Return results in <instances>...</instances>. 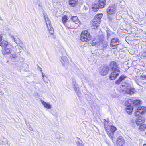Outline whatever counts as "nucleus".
Returning <instances> with one entry per match:
<instances>
[{"label": "nucleus", "instance_id": "32", "mask_svg": "<svg viewBox=\"0 0 146 146\" xmlns=\"http://www.w3.org/2000/svg\"><path fill=\"white\" fill-rule=\"evenodd\" d=\"M107 38L108 39L110 37L112 33V32L110 29H107L106 30Z\"/></svg>", "mask_w": 146, "mask_h": 146}, {"label": "nucleus", "instance_id": "21", "mask_svg": "<svg viewBox=\"0 0 146 146\" xmlns=\"http://www.w3.org/2000/svg\"><path fill=\"white\" fill-rule=\"evenodd\" d=\"M92 8L93 11L94 12L97 11L100 8V6L98 4H94L92 5Z\"/></svg>", "mask_w": 146, "mask_h": 146}, {"label": "nucleus", "instance_id": "5", "mask_svg": "<svg viewBox=\"0 0 146 146\" xmlns=\"http://www.w3.org/2000/svg\"><path fill=\"white\" fill-rule=\"evenodd\" d=\"M120 73V70H116V71H112V72L110 74L109 78L112 80L115 79Z\"/></svg>", "mask_w": 146, "mask_h": 146}, {"label": "nucleus", "instance_id": "24", "mask_svg": "<svg viewBox=\"0 0 146 146\" xmlns=\"http://www.w3.org/2000/svg\"><path fill=\"white\" fill-rule=\"evenodd\" d=\"M132 99H129L126 101L125 103V106L127 107V106H133Z\"/></svg>", "mask_w": 146, "mask_h": 146}, {"label": "nucleus", "instance_id": "42", "mask_svg": "<svg viewBox=\"0 0 146 146\" xmlns=\"http://www.w3.org/2000/svg\"><path fill=\"white\" fill-rule=\"evenodd\" d=\"M140 78L142 80H144L146 79V76L144 75H142Z\"/></svg>", "mask_w": 146, "mask_h": 146}, {"label": "nucleus", "instance_id": "22", "mask_svg": "<svg viewBox=\"0 0 146 146\" xmlns=\"http://www.w3.org/2000/svg\"><path fill=\"white\" fill-rule=\"evenodd\" d=\"M9 45H10L8 44V42L5 40H3L0 43V46L2 47V48L7 47V46Z\"/></svg>", "mask_w": 146, "mask_h": 146}, {"label": "nucleus", "instance_id": "37", "mask_svg": "<svg viewBox=\"0 0 146 146\" xmlns=\"http://www.w3.org/2000/svg\"><path fill=\"white\" fill-rule=\"evenodd\" d=\"M46 22L47 27H50V26L52 25L49 20H47V21H46Z\"/></svg>", "mask_w": 146, "mask_h": 146}, {"label": "nucleus", "instance_id": "9", "mask_svg": "<svg viewBox=\"0 0 146 146\" xmlns=\"http://www.w3.org/2000/svg\"><path fill=\"white\" fill-rule=\"evenodd\" d=\"M109 70L108 66L101 67L100 69L99 73L101 75L105 76L108 73Z\"/></svg>", "mask_w": 146, "mask_h": 146}, {"label": "nucleus", "instance_id": "23", "mask_svg": "<svg viewBox=\"0 0 146 146\" xmlns=\"http://www.w3.org/2000/svg\"><path fill=\"white\" fill-rule=\"evenodd\" d=\"M41 102L45 107L48 109H50L51 108V106L50 104L47 103L43 100H41Z\"/></svg>", "mask_w": 146, "mask_h": 146}, {"label": "nucleus", "instance_id": "8", "mask_svg": "<svg viewBox=\"0 0 146 146\" xmlns=\"http://www.w3.org/2000/svg\"><path fill=\"white\" fill-rule=\"evenodd\" d=\"M116 9V7L115 5H111L109 6L107 9V13L108 15H111L114 14Z\"/></svg>", "mask_w": 146, "mask_h": 146}, {"label": "nucleus", "instance_id": "26", "mask_svg": "<svg viewBox=\"0 0 146 146\" xmlns=\"http://www.w3.org/2000/svg\"><path fill=\"white\" fill-rule=\"evenodd\" d=\"M72 21L74 23V24H77L78 23V19L77 17L76 16H72L71 18Z\"/></svg>", "mask_w": 146, "mask_h": 146}, {"label": "nucleus", "instance_id": "41", "mask_svg": "<svg viewBox=\"0 0 146 146\" xmlns=\"http://www.w3.org/2000/svg\"><path fill=\"white\" fill-rule=\"evenodd\" d=\"M76 143L77 146H84L83 144L78 141H77Z\"/></svg>", "mask_w": 146, "mask_h": 146}, {"label": "nucleus", "instance_id": "2", "mask_svg": "<svg viewBox=\"0 0 146 146\" xmlns=\"http://www.w3.org/2000/svg\"><path fill=\"white\" fill-rule=\"evenodd\" d=\"M103 15L102 14H97L94 17L93 20H92L91 23L92 24L94 27H97L100 25L101 20Z\"/></svg>", "mask_w": 146, "mask_h": 146}, {"label": "nucleus", "instance_id": "51", "mask_svg": "<svg viewBox=\"0 0 146 146\" xmlns=\"http://www.w3.org/2000/svg\"><path fill=\"white\" fill-rule=\"evenodd\" d=\"M143 146H146V144H144L143 145Z\"/></svg>", "mask_w": 146, "mask_h": 146}, {"label": "nucleus", "instance_id": "38", "mask_svg": "<svg viewBox=\"0 0 146 146\" xmlns=\"http://www.w3.org/2000/svg\"><path fill=\"white\" fill-rule=\"evenodd\" d=\"M43 15L44 16V17L45 19V21H47V20H49L48 18V16L47 15V14L45 13H43Z\"/></svg>", "mask_w": 146, "mask_h": 146}, {"label": "nucleus", "instance_id": "47", "mask_svg": "<svg viewBox=\"0 0 146 146\" xmlns=\"http://www.w3.org/2000/svg\"><path fill=\"white\" fill-rule=\"evenodd\" d=\"M135 82L138 85H139V82H138L137 80H135Z\"/></svg>", "mask_w": 146, "mask_h": 146}, {"label": "nucleus", "instance_id": "10", "mask_svg": "<svg viewBox=\"0 0 146 146\" xmlns=\"http://www.w3.org/2000/svg\"><path fill=\"white\" fill-rule=\"evenodd\" d=\"M110 68L112 71H116V70H119V68L117 63L115 61H112L110 64Z\"/></svg>", "mask_w": 146, "mask_h": 146}, {"label": "nucleus", "instance_id": "53", "mask_svg": "<svg viewBox=\"0 0 146 146\" xmlns=\"http://www.w3.org/2000/svg\"><path fill=\"white\" fill-rule=\"evenodd\" d=\"M3 94V93H2L1 94Z\"/></svg>", "mask_w": 146, "mask_h": 146}, {"label": "nucleus", "instance_id": "25", "mask_svg": "<svg viewBox=\"0 0 146 146\" xmlns=\"http://www.w3.org/2000/svg\"><path fill=\"white\" fill-rule=\"evenodd\" d=\"M75 82H73V87L76 93L78 94L80 93V89L75 84Z\"/></svg>", "mask_w": 146, "mask_h": 146}, {"label": "nucleus", "instance_id": "34", "mask_svg": "<svg viewBox=\"0 0 146 146\" xmlns=\"http://www.w3.org/2000/svg\"><path fill=\"white\" fill-rule=\"evenodd\" d=\"M14 42L17 44H19L21 42V40L17 36H15V37L14 38V40H13Z\"/></svg>", "mask_w": 146, "mask_h": 146}, {"label": "nucleus", "instance_id": "14", "mask_svg": "<svg viewBox=\"0 0 146 146\" xmlns=\"http://www.w3.org/2000/svg\"><path fill=\"white\" fill-rule=\"evenodd\" d=\"M136 91L135 89L131 87V86L130 87V88L127 89L125 90V92L127 94L131 95L134 94Z\"/></svg>", "mask_w": 146, "mask_h": 146}, {"label": "nucleus", "instance_id": "55", "mask_svg": "<svg viewBox=\"0 0 146 146\" xmlns=\"http://www.w3.org/2000/svg\"><path fill=\"white\" fill-rule=\"evenodd\" d=\"M3 94V93H2L1 94Z\"/></svg>", "mask_w": 146, "mask_h": 146}, {"label": "nucleus", "instance_id": "44", "mask_svg": "<svg viewBox=\"0 0 146 146\" xmlns=\"http://www.w3.org/2000/svg\"><path fill=\"white\" fill-rule=\"evenodd\" d=\"M142 56L143 57H146V50L142 53Z\"/></svg>", "mask_w": 146, "mask_h": 146}, {"label": "nucleus", "instance_id": "45", "mask_svg": "<svg viewBox=\"0 0 146 146\" xmlns=\"http://www.w3.org/2000/svg\"><path fill=\"white\" fill-rule=\"evenodd\" d=\"M2 35H0V43L2 41Z\"/></svg>", "mask_w": 146, "mask_h": 146}, {"label": "nucleus", "instance_id": "15", "mask_svg": "<svg viewBox=\"0 0 146 146\" xmlns=\"http://www.w3.org/2000/svg\"><path fill=\"white\" fill-rule=\"evenodd\" d=\"M78 3V0H69V5L71 7H75L77 5Z\"/></svg>", "mask_w": 146, "mask_h": 146}, {"label": "nucleus", "instance_id": "17", "mask_svg": "<svg viewBox=\"0 0 146 146\" xmlns=\"http://www.w3.org/2000/svg\"><path fill=\"white\" fill-rule=\"evenodd\" d=\"M101 40L99 38H94L92 42V46L100 45L101 44Z\"/></svg>", "mask_w": 146, "mask_h": 146}, {"label": "nucleus", "instance_id": "33", "mask_svg": "<svg viewBox=\"0 0 146 146\" xmlns=\"http://www.w3.org/2000/svg\"><path fill=\"white\" fill-rule=\"evenodd\" d=\"M140 126L139 128V129L142 131H143L145 130L146 128V125L143 124L140 125Z\"/></svg>", "mask_w": 146, "mask_h": 146}, {"label": "nucleus", "instance_id": "7", "mask_svg": "<svg viewBox=\"0 0 146 146\" xmlns=\"http://www.w3.org/2000/svg\"><path fill=\"white\" fill-rule=\"evenodd\" d=\"M115 129V130H112L109 131H108L107 133L109 137L112 140L113 142L114 141H115L116 138H117V136L115 133V131L117 130Z\"/></svg>", "mask_w": 146, "mask_h": 146}, {"label": "nucleus", "instance_id": "18", "mask_svg": "<svg viewBox=\"0 0 146 146\" xmlns=\"http://www.w3.org/2000/svg\"><path fill=\"white\" fill-rule=\"evenodd\" d=\"M75 24L72 21L68 22L65 26L67 28L74 29L75 28Z\"/></svg>", "mask_w": 146, "mask_h": 146}, {"label": "nucleus", "instance_id": "35", "mask_svg": "<svg viewBox=\"0 0 146 146\" xmlns=\"http://www.w3.org/2000/svg\"><path fill=\"white\" fill-rule=\"evenodd\" d=\"M136 120L134 119H131V120L130 124L132 125L133 127H135V126Z\"/></svg>", "mask_w": 146, "mask_h": 146}, {"label": "nucleus", "instance_id": "30", "mask_svg": "<svg viewBox=\"0 0 146 146\" xmlns=\"http://www.w3.org/2000/svg\"><path fill=\"white\" fill-rule=\"evenodd\" d=\"M61 60H60V61L63 64H64L63 62L65 63H66L68 62V59L65 56H61Z\"/></svg>", "mask_w": 146, "mask_h": 146}, {"label": "nucleus", "instance_id": "46", "mask_svg": "<svg viewBox=\"0 0 146 146\" xmlns=\"http://www.w3.org/2000/svg\"><path fill=\"white\" fill-rule=\"evenodd\" d=\"M10 36L13 38V40H14V38L15 37V36H14L13 35L10 34L9 35Z\"/></svg>", "mask_w": 146, "mask_h": 146}, {"label": "nucleus", "instance_id": "54", "mask_svg": "<svg viewBox=\"0 0 146 146\" xmlns=\"http://www.w3.org/2000/svg\"><path fill=\"white\" fill-rule=\"evenodd\" d=\"M3 94V93H2L1 94Z\"/></svg>", "mask_w": 146, "mask_h": 146}, {"label": "nucleus", "instance_id": "20", "mask_svg": "<svg viewBox=\"0 0 146 146\" xmlns=\"http://www.w3.org/2000/svg\"><path fill=\"white\" fill-rule=\"evenodd\" d=\"M98 4L100 6V8H102L106 5V0H99Z\"/></svg>", "mask_w": 146, "mask_h": 146}, {"label": "nucleus", "instance_id": "39", "mask_svg": "<svg viewBox=\"0 0 146 146\" xmlns=\"http://www.w3.org/2000/svg\"><path fill=\"white\" fill-rule=\"evenodd\" d=\"M17 55L16 54H13L12 56H11V58L15 61V60L14 59L16 58L17 57Z\"/></svg>", "mask_w": 146, "mask_h": 146}, {"label": "nucleus", "instance_id": "28", "mask_svg": "<svg viewBox=\"0 0 146 146\" xmlns=\"http://www.w3.org/2000/svg\"><path fill=\"white\" fill-rule=\"evenodd\" d=\"M133 108V106H127L126 108V111L128 114H130L132 113Z\"/></svg>", "mask_w": 146, "mask_h": 146}, {"label": "nucleus", "instance_id": "27", "mask_svg": "<svg viewBox=\"0 0 146 146\" xmlns=\"http://www.w3.org/2000/svg\"><path fill=\"white\" fill-rule=\"evenodd\" d=\"M132 100H133L132 101L133 106H137L139 105L141 102V101L138 100H133V99H132Z\"/></svg>", "mask_w": 146, "mask_h": 146}, {"label": "nucleus", "instance_id": "6", "mask_svg": "<svg viewBox=\"0 0 146 146\" xmlns=\"http://www.w3.org/2000/svg\"><path fill=\"white\" fill-rule=\"evenodd\" d=\"M119 40L117 38H112L110 42V46L113 47V48L115 49L116 46L119 44Z\"/></svg>", "mask_w": 146, "mask_h": 146}, {"label": "nucleus", "instance_id": "48", "mask_svg": "<svg viewBox=\"0 0 146 146\" xmlns=\"http://www.w3.org/2000/svg\"><path fill=\"white\" fill-rule=\"evenodd\" d=\"M42 77H43V79L44 80L43 78H44V77L45 76H46L45 75H43V74L42 72Z\"/></svg>", "mask_w": 146, "mask_h": 146}, {"label": "nucleus", "instance_id": "50", "mask_svg": "<svg viewBox=\"0 0 146 146\" xmlns=\"http://www.w3.org/2000/svg\"><path fill=\"white\" fill-rule=\"evenodd\" d=\"M91 52L93 54H95V52H93V51H91Z\"/></svg>", "mask_w": 146, "mask_h": 146}, {"label": "nucleus", "instance_id": "12", "mask_svg": "<svg viewBox=\"0 0 146 146\" xmlns=\"http://www.w3.org/2000/svg\"><path fill=\"white\" fill-rule=\"evenodd\" d=\"M10 46V45H9L3 48L2 50V52L3 55L9 54L11 53Z\"/></svg>", "mask_w": 146, "mask_h": 146}, {"label": "nucleus", "instance_id": "43", "mask_svg": "<svg viewBox=\"0 0 146 146\" xmlns=\"http://www.w3.org/2000/svg\"><path fill=\"white\" fill-rule=\"evenodd\" d=\"M108 21L109 22H111L112 21V18L111 17L109 16L108 15Z\"/></svg>", "mask_w": 146, "mask_h": 146}, {"label": "nucleus", "instance_id": "3", "mask_svg": "<svg viewBox=\"0 0 146 146\" xmlns=\"http://www.w3.org/2000/svg\"><path fill=\"white\" fill-rule=\"evenodd\" d=\"M146 112V108L143 107H139L135 112V115L136 117L140 116Z\"/></svg>", "mask_w": 146, "mask_h": 146}, {"label": "nucleus", "instance_id": "29", "mask_svg": "<svg viewBox=\"0 0 146 146\" xmlns=\"http://www.w3.org/2000/svg\"><path fill=\"white\" fill-rule=\"evenodd\" d=\"M100 43L101 44L100 45L104 48H106L108 45L107 43L104 40H101Z\"/></svg>", "mask_w": 146, "mask_h": 146}, {"label": "nucleus", "instance_id": "36", "mask_svg": "<svg viewBox=\"0 0 146 146\" xmlns=\"http://www.w3.org/2000/svg\"><path fill=\"white\" fill-rule=\"evenodd\" d=\"M48 28L50 31V33L51 34H53L54 30L53 28L52 27V26H50V27H48Z\"/></svg>", "mask_w": 146, "mask_h": 146}, {"label": "nucleus", "instance_id": "16", "mask_svg": "<svg viewBox=\"0 0 146 146\" xmlns=\"http://www.w3.org/2000/svg\"><path fill=\"white\" fill-rule=\"evenodd\" d=\"M121 86L122 87V88H123V89L126 90L127 89L130 88V87L131 86V85L130 83L123 82L121 84Z\"/></svg>", "mask_w": 146, "mask_h": 146}, {"label": "nucleus", "instance_id": "19", "mask_svg": "<svg viewBox=\"0 0 146 146\" xmlns=\"http://www.w3.org/2000/svg\"><path fill=\"white\" fill-rule=\"evenodd\" d=\"M127 77L126 76L122 75L119 78L118 80L116 81L115 84H116L119 85L120 84L121 82Z\"/></svg>", "mask_w": 146, "mask_h": 146}, {"label": "nucleus", "instance_id": "1", "mask_svg": "<svg viewBox=\"0 0 146 146\" xmlns=\"http://www.w3.org/2000/svg\"><path fill=\"white\" fill-rule=\"evenodd\" d=\"M91 38V36L87 30L83 31L81 34L80 40L82 42H88Z\"/></svg>", "mask_w": 146, "mask_h": 146}, {"label": "nucleus", "instance_id": "31", "mask_svg": "<svg viewBox=\"0 0 146 146\" xmlns=\"http://www.w3.org/2000/svg\"><path fill=\"white\" fill-rule=\"evenodd\" d=\"M67 17L66 15H65L62 17V21L64 24L65 25L68 22L67 21Z\"/></svg>", "mask_w": 146, "mask_h": 146}, {"label": "nucleus", "instance_id": "49", "mask_svg": "<svg viewBox=\"0 0 146 146\" xmlns=\"http://www.w3.org/2000/svg\"><path fill=\"white\" fill-rule=\"evenodd\" d=\"M40 71H41L42 72V68H40Z\"/></svg>", "mask_w": 146, "mask_h": 146}, {"label": "nucleus", "instance_id": "40", "mask_svg": "<svg viewBox=\"0 0 146 146\" xmlns=\"http://www.w3.org/2000/svg\"><path fill=\"white\" fill-rule=\"evenodd\" d=\"M26 124L27 126V127H28V129L29 130H30L31 131H33V129H32V128L31 127L29 123H26Z\"/></svg>", "mask_w": 146, "mask_h": 146}, {"label": "nucleus", "instance_id": "52", "mask_svg": "<svg viewBox=\"0 0 146 146\" xmlns=\"http://www.w3.org/2000/svg\"><path fill=\"white\" fill-rule=\"evenodd\" d=\"M145 15L146 16V12L145 13Z\"/></svg>", "mask_w": 146, "mask_h": 146}, {"label": "nucleus", "instance_id": "4", "mask_svg": "<svg viewBox=\"0 0 146 146\" xmlns=\"http://www.w3.org/2000/svg\"><path fill=\"white\" fill-rule=\"evenodd\" d=\"M104 120L106 121V122H105L104 123V127L107 133L108 131H109L112 130L114 131L115 129H117L116 127L114 126L110 125L109 124L110 122L107 121L105 119H104Z\"/></svg>", "mask_w": 146, "mask_h": 146}, {"label": "nucleus", "instance_id": "13", "mask_svg": "<svg viewBox=\"0 0 146 146\" xmlns=\"http://www.w3.org/2000/svg\"><path fill=\"white\" fill-rule=\"evenodd\" d=\"M144 121V118L140 116L136 119V124L139 125L142 124Z\"/></svg>", "mask_w": 146, "mask_h": 146}, {"label": "nucleus", "instance_id": "11", "mask_svg": "<svg viewBox=\"0 0 146 146\" xmlns=\"http://www.w3.org/2000/svg\"><path fill=\"white\" fill-rule=\"evenodd\" d=\"M124 140L123 137L119 136L117 139L116 143L117 146H122L124 143Z\"/></svg>", "mask_w": 146, "mask_h": 146}]
</instances>
